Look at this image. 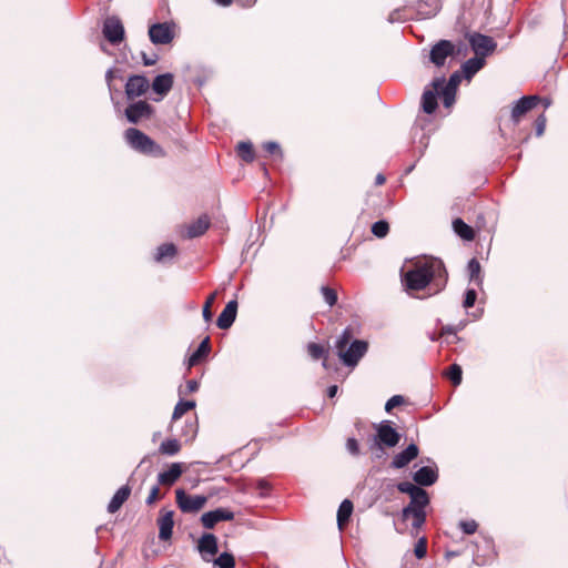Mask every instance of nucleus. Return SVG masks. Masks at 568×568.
<instances>
[{
  "label": "nucleus",
  "instance_id": "f257e3e1",
  "mask_svg": "<svg viewBox=\"0 0 568 568\" xmlns=\"http://www.w3.org/2000/svg\"><path fill=\"white\" fill-rule=\"evenodd\" d=\"M448 273L444 262L437 257H427L414 263L404 273L402 282L409 293L428 288L429 296L440 293L447 285Z\"/></svg>",
  "mask_w": 568,
  "mask_h": 568
},
{
  "label": "nucleus",
  "instance_id": "f03ea898",
  "mask_svg": "<svg viewBox=\"0 0 568 568\" xmlns=\"http://www.w3.org/2000/svg\"><path fill=\"white\" fill-rule=\"evenodd\" d=\"M352 332L345 328L335 342V349L342 363L348 367H354L361 358L367 353L368 343L363 339L351 342Z\"/></svg>",
  "mask_w": 568,
  "mask_h": 568
},
{
  "label": "nucleus",
  "instance_id": "7ed1b4c3",
  "mask_svg": "<svg viewBox=\"0 0 568 568\" xmlns=\"http://www.w3.org/2000/svg\"><path fill=\"white\" fill-rule=\"evenodd\" d=\"M125 141L135 151L152 155L154 158H162L165 155L164 150L155 141L149 138L142 131L135 128H129L125 133Z\"/></svg>",
  "mask_w": 568,
  "mask_h": 568
},
{
  "label": "nucleus",
  "instance_id": "20e7f679",
  "mask_svg": "<svg viewBox=\"0 0 568 568\" xmlns=\"http://www.w3.org/2000/svg\"><path fill=\"white\" fill-rule=\"evenodd\" d=\"M374 446H377L378 450L382 447L394 448L398 445L402 435L396 430L390 420H382L374 425Z\"/></svg>",
  "mask_w": 568,
  "mask_h": 568
},
{
  "label": "nucleus",
  "instance_id": "39448f33",
  "mask_svg": "<svg viewBox=\"0 0 568 568\" xmlns=\"http://www.w3.org/2000/svg\"><path fill=\"white\" fill-rule=\"evenodd\" d=\"M468 42L470 44L471 50L475 52L476 55L486 58L488 54L493 53L496 48L497 43L495 40L486 34L474 32L467 36Z\"/></svg>",
  "mask_w": 568,
  "mask_h": 568
},
{
  "label": "nucleus",
  "instance_id": "423d86ee",
  "mask_svg": "<svg viewBox=\"0 0 568 568\" xmlns=\"http://www.w3.org/2000/svg\"><path fill=\"white\" fill-rule=\"evenodd\" d=\"M176 504L183 513H196L202 509L207 498L203 495L191 496L187 495L183 489L179 488L175 490Z\"/></svg>",
  "mask_w": 568,
  "mask_h": 568
},
{
  "label": "nucleus",
  "instance_id": "0eeeda50",
  "mask_svg": "<svg viewBox=\"0 0 568 568\" xmlns=\"http://www.w3.org/2000/svg\"><path fill=\"white\" fill-rule=\"evenodd\" d=\"M173 22L154 23L149 28V37L153 44H169L174 39Z\"/></svg>",
  "mask_w": 568,
  "mask_h": 568
},
{
  "label": "nucleus",
  "instance_id": "6e6552de",
  "mask_svg": "<svg viewBox=\"0 0 568 568\" xmlns=\"http://www.w3.org/2000/svg\"><path fill=\"white\" fill-rule=\"evenodd\" d=\"M102 33L111 44H118L124 39V27L118 17H109L103 23Z\"/></svg>",
  "mask_w": 568,
  "mask_h": 568
},
{
  "label": "nucleus",
  "instance_id": "1a4fd4ad",
  "mask_svg": "<svg viewBox=\"0 0 568 568\" xmlns=\"http://www.w3.org/2000/svg\"><path fill=\"white\" fill-rule=\"evenodd\" d=\"M455 54V45L449 40H439L429 52V60L436 67H443L448 57Z\"/></svg>",
  "mask_w": 568,
  "mask_h": 568
},
{
  "label": "nucleus",
  "instance_id": "9d476101",
  "mask_svg": "<svg viewBox=\"0 0 568 568\" xmlns=\"http://www.w3.org/2000/svg\"><path fill=\"white\" fill-rule=\"evenodd\" d=\"M150 88L146 77L141 74L130 75L125 83V94L128 99H134L143 95Z\"/></svg>",
  "mask_w": 568,
  "mask_h": 568
},
{
  "label": "nucleus",
  "instance_id": "9b49d317",
  "mask_svg": "<svg viewBox=\"0 0 568 568\" xmlns=\"http://www.w3.org/2000/svg\"><path fill=\"white\" fill-rule=\"evenodd\" d=\"M234 519V513L226 508H216L204 513L201 517L202 525L206 529H212L220 521H230Z\"/></svg>",
  "mask_w": 568,
  "mask_h": 568
},
{
  "label": "nucleus",
  "instance_id": "f8f14e48",
  "mask_svg": "<svg viewBox=\"0 0 568 568\" xmlns=\"http://www.w3.org/2000/svg\"><path fill=\"white\" fill-rule=\"evenodd\" d=\"M153 112V108L145 101H138L131 103L125 109V116L129 122L138 123L143 118H150Z\"/></svg>",
  "mask_w": 568,
  "mask_h": 568
},
{
  "label": "nucleus",
  "instance_id": "ddd939ff",
  "mask_svg": "<svg viewBox=\"0 0 568 568\" xmlns=\"http://www.w3.org/2000/svg\"><path fill=\"white\" fill-rule=\"evenodd\" d=\"M419 455V448L416 444H409L404 450L394 455L390 467L395 469H402L406 467L410 462L416 459Z\"/></svg>",
  "mask_w": 568,
  "mask_h": 568
},
{
  "label": "nucleus",
  "instance_id": "4468645a",
  "mask_svg": "<svg viewBox=\"0 0 568 568\" xmlns=\"http://www.w3.org/2000/svg\"><path fill=\"white\" fill-rule=\"evenodd\" d=\"M197 549L205 561H211L217 554V538L213 534H204L197 544Z\"/></svg>",
  "mask_w": 568,
  "mask_h": 568
},
{
  "label": "nucleus",
  "instance_id": "2eb2a0df",
  "mask_svg": "<svg viewBox=\"0 0 568 568\" xmlns=\"http://www.w3.org/2000/svg\"><path fill=\"white\" fill-rule=\"evenodd\" d=\"M414 481L420 487H428L438 480V469L436 466H423L413 474Z\"/></svg>",
  "mask_w": 568,
  "mask_h": 568
},
{
  "label": "nucleus",
  "instance_id": "dca6fc26",
  "mask_svg": "<svg viewBox=\"0 0 568 568\" xmlns=\"http://www.w3.org/2000/svg\"><path fill=\"white\" fill-rule=\"evenodd\" d=\"M539 102V97L528 95L520 98L511 109V119L518 122L521 115L534 109Z\"/></svg>",
  "mask_w": 568,
  "mask_h": 568
},
{
  "label": "nucleus",
  "instance_id": "f3484780",
  "mask_svg": "<svg viewBox=\"0 0 568 568\" xmlns=\"http://www.w3.org/2000/svg\"><path fill=\"white\" fill-rule=\"evenodd\" d=\"M237 306L239 304L236 300H232L226 304L216 320V326L219 328L227 329L233 325L237 315Z\"/></svg>",
  "mask_w": 568,
  "mask_h": 568
},
{
  "label": "nucleus",
  "instance_id": "a211bd4d",
  "mask_svg": "<svg viewBox=\"0 0 568 568\" xmlns=\"http://www.w3.org/2000/svg\"><path fill=\"white\" fill-rule=\"evenodd\" d=\"M173 83L174 75L170 72L156 75L153 79L151 87L153 92L159 94L161 98L155 99V101H160L163 97H165L173 88Z\"/></svg>",
  "mask_w": 568,
  "mask_h": 568
},
{
  "label": "nucleus",
  "instance_id": "6ab92c4d",
  "mask_svg": "<svg viewBox=\"0 0 568 568\" xmlns=\"http://www.w3.org/2000/svg\"><path fill=\"white\" fill-rule=\"evenodd\" d=\"M174 511L168 510L162 514V516L158 519L159 525V538L161 540H168L172 537L173 526H174Z\"/></svg>",
  "mask_w": 568,
  "mask_h": 568
},
{
  "label": "nucleus",
  "instance_id": "aec40b11",
  "mask_svg": "<svg viewBox=\"0 0 568 568\" xmlns=\"http://www.w3.org/2000/svg\"><path fill=\"white\" fill-rule=\"evenodd\" d=\"M445 84V78H436L433 80L432 85L435 89L437 94H440L443 97V102L446 108H449L455 102L456 92L455 90H450L444 87Z\"/></svg>",
  "mask_w": 568,
  "mask_h": 568
},
{
  "label": "nucleus",
  "instance_id": "412c9836",
  "mask_svg": "<svg viewBox=\"0 0 568 568\" xmlns=\"http://www.w3.org/2000/svg\"><path fill=\"white\" fill-rule=\"evenodd\" d=\"M183 468L181 463L171 464L170 468L165 471H162L158 475V483L161 485L171 486L173 485L182 475Z\"/></svg>",
  "mask_w": 568,
  "mask_h": 568
},
{
  "label": "nucleus",
  "instance_id": "4be33fe9",
  "mask_svg": "<svg viewBox=\"0 0 568 568\" xmlns=\"http://www.w3.org/2000/svg\"><path fill=\"white\" fill-rule=\"evenodd\" d=\"M131 488L129 485H124L120 487L115 494L113 495L112 499L110 500L108 505V511L111 514L116 513L122 505L126 501V499L130 497Z\"/></svg>",
  "mask_w": 568,
  "mask_h": 568
},
{
  "label": "nucleus",
  "instance_id": "5701e85b",
  "mask_svg": "<svg viewBox=\"0 0 568 568\" xmlns=\"http://www.w3.org/2000/svg\"><path fill=\"white\" fill-rule=\"evenodd\" d=\"M210 217L207 215L200 216L186 227V237L194 239L203 235L210 226Z\"/></svg>",
  "mask_w": 568,
  "mask_h": 568
},
{
  "label": "nucleus",
  "instance_id": "b1692460",
  "mask_svg": "<svg viewBox=\"0 0 568 568\" xmlns=\"http://www.w3.org/2000/svg\"><path fill=\"white\" fill-rule=\"evenodd\" d=\"M211 351L210 337L206 336L197 346L195 352L187 358L186 365L189 368L199 364L203 358H205Z\"/></svg>",
  "mask_w": 568,
  "mask_h": 568
},
{
  "label": "nucleus",
  "instance_id": "393cba45",
  "mask_svg": "<svg viewBox=\"0 0 568 568\" xmlns=\"http://www.w3.org/2000/svg\"><path fill=\"white\" fill-rule=\"evenodd\" d=\"M485 64V59L475 54L474 58L468 59L462 65L463 75L465 79L470 80Z\"/></svg>",
  "mask_w": 568,
  "mask_h": 568
},
{
  "label": "nucleus",
  "instance_id": "a878e982",
  "mask_svg": "<svg viewBox=\"0 0 568 568\" xmlns=\"http://www.w3.org/2000/svg\"><path fill=\"white\" fill-rule=\"evenodd\" d=\"M176 246L173 243H164L156 248L154 260L158 263H164L176 255Z\"/></svg>",
  "mask_w": 568,
  "mask_h": 568
},
{
  "label": "nucleus",
  "instance_id": "bb28decb",
  "mask_svg": "<svg viewBox=\"0 0 568 568\" xmlns=\"http://www.w3.org/2000/svg\"><path fill=\"white\" fill-rule=\"evenodd\" d=\"M402 515L404 519H407L409 516H413L414 528H420L426 521L425 509H413V507H404Z\"/></svg>",
  "mask_w": 568,
  "mask_h": 568
},
{
  "label": "nucleus",
  "instance_id": "cd10ccee",
  "mask_svg": "<svg viewBox=\"0 0 568 568\" xmlns=\"http://www.w3.org/2000/svg\"><path fill=\"white\" fill-rule=\"evenodd\" d=\"M453 227H454L455 233L463 240H466V241L474 240V237H475L474 230L468 224H466L462 219L454 220Z\"/></svg>",
  "mask_w": 568,
  "mask_h": 568
},
{
  "label": "nucleus",
  "instance_id": "c85d7f7f",
  "mask_svg": "<svg viewBox=\"0 0 568 568\" xmlns=\"http://www.w3.org/2000/svg\"><path fill=\"white\" fill-rule=\"evenodd\" d=\"M436 91L425 90L422 97V106L425 113L432 114L437 109Z\"/></svg>",
  "mask_w": 568,
  "mask_h": 568
},
{
  "label": "nucleus",
  "instance_id": "c756f323",
  "mask_svg": "<svg viewBox=\"0 0 568 568\" xmlns=\"http://www.w3.org/2000/svg\"><path fill=\"white\" fill-rule=\"evenodd\" d=\"M353 513V503L348 499H344L337 510V524L343 527L351 518Z\"/></svg>",
  "mask_w": 568,
  "mask_h": 568
},
{
  "label": "nucleus",
  "instance_id": "7c9ffc66",
  "mask_svg": "<svg viewBox=\"0 0 568 568\" xmlns=\"http://www.w3.org/2000/svg\"><path fill=\"white\" fill-rule=\"evenodd\" d=\"M180 450H181V444L175 438L163 440L159 447V452L166 456H174Z\"/></svg>",
  "mask_w": 568,
  "mask_h": 568
},
{
  "label": "nucleus",
  "instance_id": "2f4dec72",
  "mask_svg": "<svg viewBox=\"0 0 568 568\" xmlns=\"http://www.w3.org/2000/svg\"><path fill=\"white\" fill-rule=\"evenodd\" d=\"M115 79H122L121 70L116 68H110L105 72V82L111 95V99H113V92H118L119 90L114 87L113 81Z\"/></svg>",
  "mask_w": 568,
  "mask_h": 568
},
{
  "label": "nucleus",
  "instance_id": "473e14b6",
  "mask_svg": "<svg viewBox=\"0 0 568 568\" xmlns=\"http://www.w3.org/2000/svg\"><path fill=\"white\" fill-rule=\"evenodd\" d=\"M237 153L240 158L247 163L253 162L254 160L253 145L251 142H240L237 144Z\"/></svg>",
  "mask_w": 568,
  "mask_h": 568
},
{
  "label": "nucleus",
  "instance_id": "72a5a7b5",
  "mask_svg": "<svg viewBox=\"0 0 568 568\" xmlns=\"http://www.w3.org/2000/svg\"><path fill=\"white\" fill-rule=\"evenodd\" d=\"M429 504L428 493L423 489V493L415 494L410 497V503L407 507H413V509H425V507Z\"/></svg>",
  "mask_w": 568,
  "mask_h": 568
},
{
  "label": "nucleus",
  "instance_id": "f704fd0d",
  "mask_svg": "<svg viewBox=\"0 0 568 568\" xmlns=\"http://www.w3.org/2000/svg\"><path fill=\"white\" fill-rule=\"evenodd\" d=\"M468 273H469V280L475 282L477 285H480L483 282V278L480 277V263L477 258H471L468 262L467 265Z\"/></svg>",
  "mask_w": 568,
  "mask_h": 568
},
{
  "label": "nucleus",
  "instance_id": "c9c22d12",
  "mask_svg": "<svg viewBox=\"0 0 568 568\" xmlns=\"http://www.w3.org/2000/svg\"><path fill=\"white\" fill-rule=\"evenodd\" d=\"M195 407L194 400H180L173 410L172 418L179 419L181 418L186 412Z\"/></svg>",
  "mask_w": 568,
  "mask_h": 568
},
{
  "label": "nucleus",
  "instance_id": "e433bc0d",
  "mask_svg": "<svg viewBox=\"0 0 568 568\" xmlns=\"http://www.w3.org/2000/svg\"><path fill=\"white\" fill-rule=\"evenodd\" d=\"M213 562L217 568H234L235 565L234 556L230 552H222Z\"/></svg>",
  "mask_w": 568,
  "mask_h": 568
},
{
  "label": "nucleus",
  "instance_id": "4c0bfd02",
  "mask_svg": "<svg viewBox=\"0 0 568 568\" xmlns=\"http://www.w3.org/2000/svg\"><path fill=\"white\" fill-rule=\"evenodd\" d=\"M397 489L398 491L403 493V494H407L409 495V497H413V495L415 494H422L423 493V489L419 485H414L413 483L410 481H402L399 484H397Z\"/></svg>",
  "mask_w": 568,
  "mask_h": 568
},
{
  "label": "nucleus",
  "instance_id": "58836bf2",
  "mask_svg": "<svg viewBox=\"0 0 568 568\" xmlns=\"http://www.w3.org/2000/svg\"><path fill=\"white\" fill-rule=\"evenodd\" d=\"M215 297H216V292L212 293L211 295L207 296L204 305H203V310H202V316H203V320L209 323L212 321V317H213V313L211 311V307L215 301Z\"/></svg>",
  "mask_w": 568,
  "mask_h": 568
},
{
  "label": "nucleus",
  "instance_id": "ea45409f",
  "mask_svg": "<svg viewBox=\"0 0 568 568\" xmlns=\"http://www.w3.org/2000/svg\"><path fill=\"white\" fill-rule=\"evenodd\" d=\"M388 231L389 225L385 220L377 221L372 225V233L379 239L385 237Z\"/></svg>",
  "mask_w": 568,
  "mask_h": 568
},
{
  "label": "nucleus",
  "instance_id": "a19ab883",
  "mask_svg": "<svg viewBox=\"0 0 568 568\" xmlns=\"http://www.w3.org/2000/svg\"><path fill=\"white\" fill-rule=\"evenodd\" d=\"M448 377L455 386L459 385L463 378L462 367L458 364H453L449 367Z\"/></svg>",
  "mask_w": 568,
  "mask_h": 568
},
{
  "label": "nucleus",
  "instance_id": "79ce46f5",
  "mask_svg": "<svg viewBox=\"0 0 568 568\" xmlns=\"http://www.w3.org/2000/svg\"><path fill=\"white\" fill-rule=\"evenodd\" d=\"M307 351L313 359H320L322 357H325V355L327 354L325 348L316 343H310L307 346Z\"/></svg>",
  "mask_w": 568,
  "mask_h": 568
},
{
  "label": "nucleus",
  "instance_id": "37998d69",
  "mask_svg": "<svg viewBox=\"0 0 568 568\" xmlns=\"http://www.w3.org/2000/svg\"><path fill=\"white\" fill-rule=\"evenodd\" d=\"M458 527L463 530L464 534L473 535L476 532V530L478 528V524L474 519L460 520L458 523Z\"/></svg>",
  "mask_w": 568,
  "mask_h": 568
},
{
  "label": "nucleus",
  "instance_id": "c03bdc74",
  "mask_svg": "<svg viewBox=\"0 0 568 568\" xmlns=\"http://www.w3.org/2000/svg\"><path fill=\"white\" fill-rule=\"evenodd\" d=\"M321 291H322V295H323L324 301L329 306H333V305L336 304V302H337V294H336V292L333 288L327 287V286H323Z\"/></svg>",
  "mask_w": 568,
  "mask_h": 568
},
{
  "label": "nucleus",
  "instance_id": "a18cd8bd",
  "mask_svg": "<svg viewBox=\"0 0 568 568\" xmlns=\"http://www.w3.org/2000/svg\"><path fill=\"white\" fill-rule=\"evenodd\" d=\"M414 554H415L416 558H418V559H423L426 556L427 540L425 537H422L417 540L415 548H414Z\"/></svg>",
  "mask_w": 568,
  "mask_h": 568
},
{
  "label": "nucleus",
  "instance_id": "49530a36",
  "mask_svg": "<svg viewBox=\"0 0 568 568\" xmlns=\"http://www.w3.org/2000/svg\"><path fill=\"white\" fill-rule=\"evenodd\" d=\"M477 300V292L474 288H468L465 293V298L463 302V306L465 308H470L475 305V302Z\"/></svg>",
  "mask_w": 568,
  "mask_h": 568
},
{
  "label": "nucleus",
  "instance_id": "de8ad7c7",
  "mask_svg": "<svg viewBox=\"0 0 568 568\" xmlns=\"http://www.w3.org/2000/svg\"><path fill=\"white\" fill-rule=\"evenodd\" d=\"M460 81H462V74L458 71H456L449 77L447 82L445 81L444 87L447 89L457 91V88H458Z\"/></svg>",
  "mask_w": 568,
  "mask_h": 568
},
{
  "label": "nucleus",
  "instance_id": "09e8293b",
  "mask_svg": "<svg viewBox=\"0 0 568 568\" xmlns=\"http://www.w3.org/2000/svg\"><path fill=\"white\" fill-rule=\"evenodd\" d=\"M263 148L266 152H268L270 154H277L280 158L283 156V152L281 150V146L277 142L275 141H268V142H265L263 144Z\"/></svg>",
  "mask_w": 568,
  "mask_h": 568
},
{
  "label": "nucleus",
  "instance_id": "8fccbe9b",
  "mask_svg": "<svg viewBox=\"0 0 568 568\" xmlns=\"http://www.w3.org/2000/svg\"><path fill=\"white\" fill-rule=\"evenodd\" d=\"M404 403V397L402 395L392 396L385 404V410L389 413L394 407L399 406Z\"/></svg>",
  "mask_w": 568,
  "mask_h": 568
},
{
  "label": "nucleus",
  "instance_id": "3c124183",
  "mask_svg": "<svg viewBox=\"0 0 568 568\" xmlns=\"http://www.w3.org/2000/svg\"><path fill=\"white\" fill-rule=\"evenodd\" d=\"M346 448L353 456L359 455V444L355 438H348L346 442Z\"/></svg>",
  "mask_w": 568,
  "mask_h": 568
},
{
  "label": "nucleus",
  "instance_id": "603ef678",
  "mask_svg": "<svg viewBox=\"0 0 568 568\" xmlns=\"http://www.w3.org/2000/svg\"><path fill=\"white\" fill-rule=\"evenodd\" d=\"M546 116L545 114H540L537 119H536V135L537 136H540L544 134L545 132V128H546Z\"/></svg>",
  "mask_w": 568,
  "mask_h": 568
},
{
  "label": "nucleus",
  "instance_id": "864d4df0",
  "mask_svg": "<svg viewBox=\"0 0 568 568\" xmlns=\"http://www.w3.org/2000/svg\"><path fill=\"white\" fill-rule=\"evenodd\" d=\"M159 60L158 54L148 55L144 52H142V61L145 67L154 65Z\"/></svg>",
  "mask_w": 568,
  "mask_h": 568
},
{
  "label": "nucleus",
  "instance_id": "5fc2aeb1",
  "mask_svg": "<svg viewBox=\"0 0 568 568\" xmlns=\"http://www.w3.org/2000/svg\"><path fill=\"white\" fill-rule=\"evenodd\" d=\"M159 491H160L159 486L154 485L151 488L150 494L145 500L146 505H152L156 500V498L159 497Z\"/></svg>",
  "mask_w": 568,
  "mask_h": 568
},
{
  "label": "nucleus",
  "instance_id": "6e6d98bb",
  "mask_svg": "<svg viewBox=\"0 0 568 568\" xmlns=\"http://www.w3.org/2000/svg\"><path fill=\"white\" fill-rule=\"evenodd\" d=\"M199 382L195 379H190L186 382V389L189 393H194L199 389Z\"/></svg>",
  "mask_w": 568,
  "mask_h": 568
},
{
  "label": "nucleus",
  "instance_id": "4d7b16f0",
  "mask_svg": "<svg viewBox=\"0 0 568 568\" xmlns=\"http://www.w3.org/2000/svg\"><path fill=\"white\" fill-rule=\"evenodd\" d=\"M456 333H457V328L452 325H447L442 328V334H456Z\"/></svg>",
  "mask_w": 568,
  "mask_h": 568
},
{
  "label": "nucleus",
  "instance_id": "13d9d810",
  "mask_svg": "<svg viewBox=\"0 0 568 568\" xmlns=\"http://www.w3.org/2000/svg\"><path fill=\"white\" fill-rule=\"evenodd\" d=\"M385 448L386 447H382V450H378L377 446H374V444H373L372 449L375 450V458H377V459L383 458L385 456Z\"/></svg>",
  "mask_w": 568,
  "mask_h": 568
},
{
  "label": "nucleus",
  "instance_id": "bf43d9fd",
  "mask_svg": "<svg viewBox=\"0 0 568 568\" xmlns=\"http://www.w3.org/2000/svg\"><path fill=\"white\" fill-rule=\"evenodd\" d=\"M337 392H338V387H337V385H332V386H329V387L327 388V396H328L329 398H333V397H335V396H336Z\"/></svg>",
  "mask_w": 568,
  "mask_h": 568
},
{
  "label": "nucleus",
  "instance_id": "052dcab7",
  "mask_svg": "<svg viewBox=\"0 0 568 568\" xmlns=\"http://www.w3.org/2000/svg\"><path fill=\"white\" fill-rule=\"evenodd\" d=\"M538 103H541L544 109H548L551 105L552 100L550 98H547V97L539 98V102Z\"/></svg>",
  "mask_w": 568,
  "mask_h": 568
},
{
  "label": "nucleus",
  "instance_id": "680f3d73",
  "mask_svg": "<svg viewBox=\"0 0 568 568\" xmlns=\"http://www.w3.org/2000/svg\"><path fill=\"white\" fill-rule=\"evenodd\" d=\"M216 4L221 7H229L232 4L233 0H213Z\"/></svg>",
  "mask_w": 568,
  "mask_h": 568
},
{
  "label": "nucleus",
  "instance_id": "e2e57ef3",
  "mask_svg": "<svg viewBox=\"0 0 568 568\" xmlns=\"http://www.w3.org/2000/svg\"><path fill=\"white\" fill-rule=\"evenodd\" d=\"M385 176L383 174H377L376 178H375V184L376 185H382L385 183Z\"/></svg>",
  "mask_w": 568,
  "mask_h": 568
},
{
  "label": "nucleus",
  "instance_id": "0e129e2a",
  "mask_svg": "<svg viewBox=\"0 0 568 568\" xmlns=\"http://www.w3.org/2000/svg\"><path fill=\"white\" fill-rule=\"evenodd\" d=\"M458 555H459V552H458V551H447V552L445 554V556H446V558H447V559H450V558H453V557H457Z\"/></svg>",
  "mask_w": 568,
  "mask_h": 568
},
{
  "label": "nucleus",
  "instance_id": "69168bd1",
  "mask_svg": "<svg viewBox=\"0 0 568 568\" xmlns=\"http://www.w3.org/2000/svg\"><path fill=\"white\" fill-rule=\"evenodd\" d=\"M254 3V0H246L243 6L251 7Z\"/></svg>",
  "mask_w": 568,
  "mask_h": 568
},
{
  "label": "nucleus",
  "instance_id": "338daca9",
  "mask_svg": "<svg viewBox=\"0 0 568 568\" xmlns=\"http://www.w3.org/2000/svg\"><path fill=\"white\" fill-rule=\"evenodd\" d=\"M394 14H395V12L389 14V17H388V21L389 22H394L395 21Z\"/></svg>",
  "mask_w": 568,
  "mask_h": 568
},
{
  "label": "nucleus",
  "instance_id": "774afa93",
  "mask_svg": "<svg viewBox=\"0 0 568 568\" xmlns=\"http://www.w3.org/2000/svg\"><path fill=\"white\" fill-rule=\"evenodd\" d=\"M323 366L326 368L327 367V364H326V358L324 359L323 362Z\"/></svg>",
  "mask_w": 568,
  "mask_h": 568
}]
</instances>
